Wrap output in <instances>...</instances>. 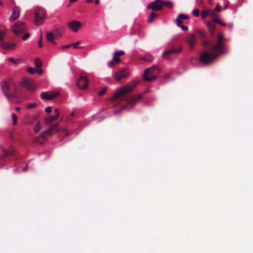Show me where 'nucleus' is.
I'll return each instance as SVG.
<instances>
[{
    "label": "nucleus",
    "mask_w": 253,
    "mask_h": 253,
    "mask_svg": "<svg viewBox=\"0 0 253 253\" xmlns=\"http://www.w3.org/2000/svg\"><path fill=\"white\" fill-rule=\"evenodd\" d=\"M139 82V81H134L116 92L113 97L111 99L112 105L115 107L121 100L125 99L126 104L123 106L120 109L119 111L126 108L128 107L130 108L132 107L138 101L142 98V95L138 94L131 96L129 97H126V95L130 93L133 91Z\"/></svg>",
    "instance_id": "nucleus-1"
},
{
    "label": "nucleus",
    "mask_w": 253,
    "mask_h": 253,
    "mask_svg": "<svg viewBox=\"0 0 253 253\" xmlns=\"http://www.w3.org/2000/svg\"><path fill=\"white\" fill-rule=\"evenodd\" d=\"M224 40L223 34L221 33L218 34L215 45L210 49V51L212 53L207 51L204 52L201 55L200 61L205 64H207L214 60L219 54L224 53L225 52Z\"/></svg>",
    "instance_id": "nucleus-2"
},
{
    "label": "nucleus",
    "mask_w": 253,
    "mask_h": 253,
    "mask_svg": "<svg viewBox=\"0 0 253 253\" xmlns=\"http://www.w3.org/2000/svg\"><path fill=\"white\" fill-rule=\"evenodd\" d=\"M0 86L3 93L8 99L18 97L17 86L11 79L2 82Z\"/></svg>",
    "instance_id": "nucleus-3"
},
{
    "label": "nucleus",
    "mask_w": 253,
    "mask_h": 253,
    "mask_svg": "<svg viewBox=\"0 0 253 253\" xmlns=\"http://www.w3.org/2000/svg\"><path fill=\"white\" fill-rule=\"evenodd\" d=\"M58 126V123H56L47 130L42 132L39 137H37L34 138V142L38 143L41 145L44 144V143L47 140V137L51 136L53 131L58 132L60 130L57 128Z\"/></svg>",
    "instance_id": "nucleus-4"
},
{
    "label": "nucleus",
    "mask_w": 253,
    "mask_h": 253,
    "mask_svg": "<svg viewBox=\"0 0 253 253\" xmlns=\"http://www.w3.org/2000/svg\"><path fill=\"white\" fill-rule=\"evenodd\" d=\"M160 73L159 68L155 65L145 70L143 74L144 82H150L157 79Z\"/></svg>",
    "instance_id": "nucleus-5"
},
{
    "label": "nucleus",
    "mask_w": 253,
    "mask_h": 253,
    "mask_svg": "<svg viewBox=\"0 0 253 253\" xmlns=\"http://www.w3.org/2000/svg\"><path fill=\"white\" fill-rule=\"evenodd\" d=\"M27 29L26 24L23 22H18L11 27V30L17 36H20Z\"/></svg>",
    "instance_id": "nucleus-6"
},
{
    "label": "nucleus",
    "mask_w": 253,
    "mask_h": 253,
    "mask_svg": "<svg viewBox=\"0 0 253 253\" xmlns=\"http://www.w3.org/2000/svg\"><path fill=\"white\" fill-rule=\"evenodd\" d=\"M46 16V11L42 8H37L35 10V23L36 25H40L42 23Z\"/></svg>",
    "instance_id": "nucleus-7"
},
{
    "label": "nucleus",
    "mask_w": 253,
    "mask_h": 253,
    "mask_svg": "<svg viewBox=\"0 0 253 253\" xmlns=\"http://www.w3.org/2000/svg\"><path fill=\"white\" fill-rule=\"evenodd\" d=\"M1 151L3 153L0 156V164L2 163L1 161L7 156H13L15 153L14 149L13 146H9L8 148H5L3 146H0Z\"/></svg>",
    "instance_id": "nucleus-8"
},
{
    "label": "nucleus",
    "mask_w": 253,
    "mask_h": 253,
    "mask_svg": "<svg viewBox=\"0 0 253 253\" xmlns=\"http://www.w3.org/2000/svg\"><path fill=\"white\" fill-rule=\"evenodd\" d=\"M182 49V46H180L177 49H175L174 47H172V48L165 51L163 53V57L167 60H171L173 59L172 55L175 54H178L181 52Z\"/></svg>",
    "instance_id": "nucleus-9"
},
{
    "label": "nucleus",
    "mask_w": 253,
    "mask_h": 253,
    "mask_svg": "<svg viewBox=\"0 0 253 253\" xmlns=\"http://www.w3.org/2000/svg\"><path fill=\"white\" fill-rule=\"evenodd\" d=\"M88 84V80L87 77L81 74L80 78L77 82V86L78 87L82 89H85L87 88Z\"/></svg>",
    "instance_id": "nucleus-10"
},
{
    "label": "nucleus",
    "mask_w": 253,
    "mask_h": 253,
    "mask_svg": "<svg viewBox=\"0 0 253 253\" xmlns=\"http://www.w3.org/2000/svg\"><path fill=\"white\" fill-rule=\"evenodd\" d=\"M147 8L151 9L153 10H161L163 9L162 0H155V1L150 3Z\"/></svg>",
    "instance_id": "nucleus-11"
},
{
    "label": "nucleus",
    "mask_w": 253,
    "mask_h": 253,
    "mask_svg": "<svg viewBox=\"0 0 253 253\" xmlns=\"http://www.w3.org/2000/svg\"><path fill=\"white\" fill-rule=\"evenodd\" d=\"M129 75V71L124 69L120 72H117L114 75V78L117 82L120 81L122 78L127 77Z\"/></svg>",
    "instance_id": "nucleus-12"
},
{
    "label": "nucleus",
    "mask_w": 253,
    "mask_h": 253,
    "mask_svg": "<svg viewBox=\"0 0 253 253\" xmlns=\"http://www.w3.org/2000/svg\"><path fill=\"white\" fill-rule=\"evenodd\" d=\"M68 27L74 32H76L82 26V23L79 21L72 20L68 23Z\"/></svg>",
    "instance_id": "nucleus-13"
},
{
    "label": "nucleus",
    "mask_w": 253,
    "mask_h": 253,
    "mask_svg": "<svg viewBox=\"0 0 253 253\" xmlns=\"http://www.w3.org/2000/svg\"><path fill=\"white\" fill-rule=\"evenodd\" d=\"M21 85L31 91H34L36 89L34 84L28 79L23 80L22 82Z\"/></svg>",
    "instance_id": "nucleus-14"
},
{
    "label": "nucleus",
    "mask_w": 253,
    "mask_h": 253,
    "mask_svg": "<svg viewBox=\"0 0 253 253\" xmlns=\"http://www.w3.org/2000/svg\"><path fill=\"white\" fill-rule=\"evenodd\" d=\"M59 93L58 92H54L51 94H49L46 92H43L41 93V97L45 100H48L52 99L58 95Z\"/></svg>",
    "instance_id": "nucleus-15"
},
{
    "label": "nucleus",
    "mask_w": 253,
    "mask_h": 253,
    "mask_svg": "<svg viewBox=\"0 0 253 253\" xmlns=\"http://www.w3.org/2000/svg\"><path fill=\"white\" fill-rule=\"evenodd\" d=\"M15 43H8V42H2L0 43V47L6 50H13L16 46Z\"/></svg>",
    "instance_id": "nucleus-16"
},
{
    "label": "nucleus",
    "mask_w": 253,
    "mask_h": 253,
    "mask_svg": "<svg viewBox=\"0 0 253 253\" xmlns=\"http://www.w3.org/2000/svg\"><path fill=\"white\" fill-rule=\"evenodd\" d=\"M20 13V8L19 7H15L11 13L10 17V21H14L16 20L19 15Z\"/></svg>",
    "instance_id": "nucleus-17"
},
{
    "label": "nucleus",
    "mask_w": 253,
    "mask_h": 253,
    "mask_svg": "<svg viewBox=\"0 0 253 253\" xmlns=\"http://www.w3.org/2000/svg\"><path fill=\"white\" fill-rule=\"evenodd\" d=\"M46 39L50 43L54 45L57 44V43L55 42V36L52 32H49L46 33Z\"/></svg>",
    "instance_id": "nucleus-18"
},
{
    "label": "nucleus",
    "mask_w": 253,
    "mask_h": 253,
    "mask_svg": "<svg viewBox=\"0 0 253 253\" xmlns=\"http://www.w3.org/2000/svg\"><path fill=\"white\" fill-rule=\"evenodd\" d=\"M187 42L189 44V45L191 48H192L194 46L196 42V36L194 34H191L189 37L187 38Z\"/></svg>",
    "instance_id": "nucleus-19"
},
{
    "label": "nucleus",
    "mask_w": 253,
    "mask_h": 253,
    "mask_svg": "<svg viewBox=\"0 0 253 253\" xmlns=\"http://www.w3.org/2000/svg\"><path fill=\"white\" fill-rule=\"evenodd\" d=\"M55 113L56 115L54 117L50 116L49 118H46L44 119L45 121L47 123H50L53 122L54 120H56L59 115V110L58 109H56L55 110Z\"/></svg>",
    "instance_id": "nucleus-20"
},
{
    "label": "nucleus",
    "mask_w": 253,
    "mask_h": 253,
    "mask_svg": "<svg viewBox=\"0 0 253 253\" xmlns=\"http://www.w3.org/2000/svg\"><path fill=\"white\" fill-rule=\"evenodd\" d=\"M207 26L211 34V36L212 37L215 29V25L212 22L209 21L207 22Z\"/></svg>",
    "instance_id": "nucleus-21"
},
{
    "label": "nucleus",
    "mask_w": 253,
    "mask_h": 253,
    "mask_svg": "<svg viewBox=\"0 0 253 253\" xmlns=\"http://www.w3.org/2000/svg\"><path fill=\"white\" fill-rule=\"evenodd\" d=\"M157 15H158L156 14L155 12H152L150 14V16H149V18H148V19L147 20V22L148 23H151L154 20V19L155 18V17Z\"/></svg>",
    "instance_id": "nucleus-22"
},
{
    "label": "nucleus",
    "mask_w": 253,
    "mask_h": 253,
    "mask_svg": "<svg viewBox=\"0 0 253 253\" xmlns=\"http://www.w3.org/2000/svg\"><path fill=\"white\" fill-rule=\"evenodd\" d=\"M153 58L150 54H146L141 58L142 60L146 62H150L153 60Z\"/></svg>",
    "instance_id": "nucleus-23"
},
{
    "label": "nucleus",
    "mask_w": 253,
    "mask_h": 253,
    "mask_svg": "<svg viewBox=\"0 0 253 253\" xmlns=\"http://www.w3.org/2000/svg\"><path fill=\"white\" fill-rule=\"evenodd\" d=\"M8 60L12 62L15 65H18L22 61V59H15L13 58H9Z\"/></svg>",
    "instance_id": "nucleus-24"
},
{
    "label": "nucleus",
    "mask_w": 253,
    "mask_h": 253,
    "mask_svg": "<svg viewBox=\"0 0 253 253\" xmlns=\"http://www.w3.org/2000/svg\"><path fill=\"white\" fill-rule=\"evenodd\" d=\"M42 63L40 59L36 58L35 59V65L37 68H40L42 66Z\"/></svg>",
    "instance_id": "nucleus-25"
},
{
    "label": "nucleus",
    "mask_w": 253,
    "mask_h": 253,
    "mask_svg": "<svg viewBox=\"0 0 253 253\" xmlns=\"http://www.w3.org/2000/svg\"><path fill=\"white\" fill-rule=\"evenodd\" d=\"M41 129H42V126L39 123H37L34 126V130L35 132H36V133L39 132Z\"/></svg>",
    "instance_id": "nucleus-26"
},
{
    "label": "nucleus",
    "mask_w": 253,
    "mask_h": 253,
    "mask_svg": "<svg viewBox=\"0 0 253 253\" xmlns=\"http://www.w3.org/2000/svg\"><path fill=\"white\" fill-rule=\"evenodd\" d=\"M162 3H163V6L164 5L169 7V8H171L173 6V4L170 1H162Z\"/></svg>",
    "instance_id": "nucleus-27"
},
{
    "label": "nucleus",
    "mask_w": 253,
    "mask_h": 253,
    "mask_svg": "<svg viewBox=\"0 0 253 253\" xmlns=\"http://www.w3.org/2000/svg\"><path fill=\"white\" fill-rule=\"evenodd\" d=\"M209 15V11L206 10H202L201 11V18L205 19L206 17Z\"/></svg>",
    "instance_id": "nucleus-28"
},
{
    "label": "nucleus",
    "mask_w": 253,
    "mask_h": 253,
    "mask_svg": "<svg viewBox=\"0 0 253 253\" xmlns=\"http://www.w3.org/2000/svg\"><path fill=\"white\" fill-rule=\"evenodd\" d=\"M5 36V33L4 31L0 30V43L3 42Z\"/></svg>",
    "instance_id": "nucleus-29"
},
{
    "label": "nucleus",
    "mask_w": 253,
    "mask_h": 253,
    "mask_svg": "<svg viewBox=\"0 0 253 253\" xmlns=\"http://www.w3.org/2000/svg\"><path fill=\"white\" fill-rule=\"evenodd\" d=\"M27 72L30 74H34L36 73L37 69L33 67H28L26 69Z\"/></svg>",
    "instance_id": "nucleus-30"
},
{
    "label": "nucleus",
    "mask_w": 253,
    "mask_h": 253,
    "mask_svg": "<svg viewBox=\"0 0 253 253\" xmlns=\"http://www.w3.org/2000/svg\"><path fill=\"white\" fill-rule=\"evenodd\" d=\"M196 32L200 35L202 38H206V33L201 30L198 29L196 30Z\"/></svg>",
    "instance_id": "nucleus-31"
},
{
    "label": "nucleus",
    "mask_w": 253,
    "mask_h": 253,
    "mask_svg": "<svg viewBox=\"0 0 253 253\" xmlns=\"http://www.w3.org/2000/svg\"><path fill=\"white\" fill-rule=\"evenodd\" d=\"M209 11V15L211 17H214L215 16H217V14L215 12V11L212 9H209L208 10Z\"/></svg>",
    "instance_id": "nucleus-32"
},
{
    "label": "nucleus",
    "mask_w": 253,
    "mask_h": 253,
    "mask_svg": "<svg viewBox=\"0 0 253 253\" xmlns=\"http://www.w3.org/2000/svg\"><path fill=\"white\" fill-rule=\"evenodd\" d=\"M125 54V51L123 50H120L119 51H116L114 52V55L118 57L119 56L123 55Z\"/></svg>",
    "instance_id": "nucleus-33"
},
{
    "label": "nucleus",
    "mask_w": 253,
    "mask_h": 253,
    "mask_svg": "<svg viewBox=\"0 0 253 253\" xmlns=\"http://www.w3.org/2000/svg\"><path fill=\"white\" fill-rule=\"evenodd\" d=\"M192 14L196 17H198L200 15V11L199 9L195 8L192 11Z\"/></svg>",
    "instance_id": "nucleus-34"
},
{
    "label": "nucleus",
    "mask_w": 253,
    "mask_h": 253,
    "mask_svg": "<svg viewBox=\"0 0 253 253\" xmlns=\"http://www.w3.org/2000/svg\"><path fill=\"white\" fill-rule=\"evenodd\" d=\"M81 41H78L75 43H72V46L74 49L79 48H83L82 47H78V45L81 43Z\"/></svg>",
    "instance_id": "nucleus-35"
},
{
    "label": "nucleus",
    "mask_w": 253,
    "mask_h": 253,
    "mask_svg": "<svg viewBox=\"0 0 253 253\" xmlns=\"http://www.w3.org/2000/svg\"><path fill=\"white\" fill-rule=\"evenodd\" d=\"M12 119H13V124L14 125H16L17 123V118L15 114H13L12 115Z\"/></svg>",
    "instance_id": "nucleus-36"
},
{
    "label": "nucleus",
    "mask_w": 253,
    "mask_h": 253,
    "mask_svg": "<svg viewBox=\"0 0 253 253\" xmlns=\"http://www.w3.org/2000/svg\"><path fill=\"white\" fill-rule=\"evenodd\" d=\"M176 24L178 27H179L180 25H181V24L183 23L182 19H180V18H179L178 16H177V17L176 19Z\"/></svg>",
    "instance_id": "nucleus-37"
},
{
    "label": "nucleus",
    "mask_w": 253,
    "mask_h": 253,
    "mask_svg": "<svg viewBox=\"0 0 253 253\" xmlns=\"http://www.w3.org/2000/svg\"><path fill=\"white\" fill-rule=\"evenodd\" d=\"M178 16L179 18H180L181 19H188L189 18V17L187 15H184L183 14H179Z\"/></svg>",
    "instance_id": "nucleus-38"
},
{
    "label": "nucleus",
    "mask_w": 253,
    "mask_h": 253,
    "mask_svg": "<svg viewBox=\"0 0 253 253\" xmlns=\"http://www.w3.org/2000/svg\"><path fill=\"white\" fill-rule=\"evenodd\" d=\"M106 90H107V87H105L101 90L98 91V95L99 96H102L104 94V93L106 92Z\"/></svg>",
    "instance_id": "nucleus-39"
},
{
    "label": "nucleus",
    "mask_w": 253,
    "mask_h": 253,
    "mask_svg": "<svg viewBox=\"0 0 253 253\" xmlns=\"http://www.w3.org/2000/svg\"><path fill=\"white\" fill-rule=\"evenodd\" d=\"M112 60L115 62V64H118L121 61V59L119 57H117L114 55Z\"/></svg>",
    "instance_id": "nucleus-40"
},
{
    "label": "nucleus",
    "mask_w": 253,
    "mask_h": 253,
    "mask_svg": "<svg viewBox=\"0 0 253 253\" xmlns=\"http://www.w3.org/2000/svg\"><path fill=\"white\" fill-rule=\"evenodd\" d=\"M210 44V42L208 41H203L202 42V46L204 47H206V46H209Z\"/></svg>",
    "instance_id": "nucleus-41"
},
{
    "label": "nucleus",
    "mask_w": 253,
    "mask_h": 253,
    "mask_svg": "<svg viewBox=\"0 0 253 253\" xmlns=\"http://www.w3.org/2000/svg\"><path fill=\"white\" fill-rule=\"evenodd\" d=\"M212 20L214 22L218 24L220 20L219 19V18L218 17V16L217 15L212 18Z\"/></svg>",
    "instance_id": "nucleus-42"
},
{
    "label": "nucleus",
    "mask_w": 253,
    "mask_h": 253,
    "mask_svg": "<svg viewBox=\"0 0 253 253\" xmlns=\"http://www.w3.org/2000/svg\"><path fill=\"white\" fill-rule=\"evenodd\" d=\"M37 105L36 103L29 104L27 106V108H29V109L34 108H36L37 107Z\"/></svg>",
    "instance_id": "nucleus-43"
},
{
    "label": "nucleus",
    "mask_w": 253,
    "mask_h": 253,
    "mask_svg": "<svg viewBox=\"0 0 253 253\" xmlns=\"http://www.w3.org/2000/svg\"><path fill=\"white\" fill-rule=\"evenodd\" d=\"M30 35L29 33H26V34H25L24 35V36H23L22 37V39L24 40V41H25L29 37H30Z\"/></svg>",
    "instance_id": "nucleus-44"
},
{
    "label": "nucleus",
    "mask_w": 253,
    "mask_h": 253,
    "mask_svg": "<svg viewBox=\"0 0 253 253\" xmlns=\"http://www.w3.org/2000/svg\"><path fill=\"white\" fill-rule=\"evenodd\" d=\"M115 64V62H114L113 60H111L108 63V65L109 67H112L114 66Z\"/></svg>",
    "instance_id": "nucleus-45"
},
{
    "label": "nucleus",
    "mask_w": 253,
    "mask_h": 253,
    "mask_svg": "<svg viewBox=\"0 0 253 253\" xmlns=\"http://www.w3.org/2000/svg\"><path fill=\"white\" fill-rule=\"evenodd\" d=\"M220 10H221V7H220V6L218 4H217L216 5V7H215V8H214V10L215 11H218V12H219V11H220Z\"/></svg>",
    "instance_id": "nucleus-46"
},
{
    "label": "nucleus",
    "mask_w": 253,
    "mask_h": 253,
    "mask_svg": "<svg viewBox=\"0 0 253 253\" xmlns=\"http://www.w3.org/2000/svg\"><path fill=\"white\" fill-rule=\"evenodd\" d=\"M52 111V108L51 107H48L45 108V112L47 113H50Z\"/></svg>",
    "instance_id": "nucleus-47"
},
{
    "label": "nucleus",
    "mask_w": 253,
    "mask_h": 253,
    "mask_svg": "<svg viewBox=\"0 0 253 253\" xmlns=\"http://www.w3.org/2000/svg\"><path fill=\"white\" fill-rule=\"evenodd\" d=\"M39 47H42V35L40 37V40H39Z\"/></svg>",
    "instance_id": "nucleus-48"
},
{
    "label": "nucleus",
    "mask_w": 253,
    "mask_h": 253,
    "mask_svg": "<svg viewBox=\"0 0 253 253\" xmlns=\"http://www.w3.org/2000/svg\"><path fill=\"white\" fill-rule=\"evenodd\" d=\"M71 46H72V44H69V45H63L61 47V49H64V48H69V47H70Z\"/></svg>",
    "instance_id": "nucleus-49"
},
{
    "label": "nucleus",
    "mask_w": 253,
    "mask_h": 253,
    "mask_svg": "<svg viewBox=\"0 0 253 253\" xmlns=\"http://www.w3.org/2000/svg\"><path fill=\"white\" fill-rule=\"evenodd\" d=\"M179 27H180L181 29L183 31H186L188 29V27L187 26L182 25H180Z\"/></svg>",
    "instance_id": "nucleus-50"
},
{
    "label": "nucleus",
    "mask_w": 253,
    "mask_h": 253,
    "mask_svg": "<svg viewBox=\"0 0 253 253\" xmlns=\"http://www.w3.org/2000/svg\"><path fill=\"white\" fill-rule=\"evenodd\" d=\"M38 74L41 75L43 74V70L42 69L37 70L36 72Z\"/></svg>",
    "instance_id": "nucleus-51"
},
{
    "label": "nucleus",
    "mask_w": 253,
    "mask_h": 253,
    "mask_svg": "<svg viewBox=\"0 0 253 253\" xmlns=\"http://www.w3.org/2000/svg\"><path fill=\"white\" fill-rule=\"evenodd\" d=\"M203 2V0H196V3L198 5H202Z\"/></svg>",
    "instance_id": "nucleus-52"
},
{
    "label": "nucleus",
    "mask_w": 253,
    "mask_h": 253,
    "mask_svg": "<svg viewBox=\"0 0 253 253\" xmlns=\"http://www.w3.org/2000/svg\"><path fill=\"white\" fill-rule=\"evenodd\" d=\"M62 130H63V131H65V132H66L65 135H66V136L70 134V133H69V132H68V131H67V130H66L65 129H64V128H63V129H62Z\"/></svg>",
    "instance_id": "nucleus-53"
},
{
    "label": "nucleus",
    "mask_w": 253,
    "mask_h": 253,
    "mask_svg": "<svg viewBox=\"0 0 253 253\" xmlns=\"http://www.w3.org/2000/svg\"><path fill=\"white\" fill-rule=\"evenodd\" d=\"M218 24L223 26H225L226 25L225 24L224 22H223L222 21H221V20H220Z\"/></svg>",
    "instance_id": "nucleus-54"
},
{
    "label": "nucleus",
    "mask_w": 253,
    "mask_h": 253,
    "mask_svg": "<svg viewBox=\"0 0 253 253\" xmlns=\"http://www.w3.org/2000/svg\"><path fill=\"white\" fill-rule=\"evenodd\" d=\"M27 169H28V165H27L26 166V167L23 169V171H26L27 170Z\"/></svg>",
    "instance_id": "nucleus-55"
},
{
    "label": "nucleus",
    "mask_w": 253,
    "mask_h": 253,
    "mask_svg": "<svg viewBox=\"0 0 253 253\" xmlns=\"http://www.w3.org/2000/svg\"><path fill=\"white\" fill-rule=\"evenodd\" d=\"M78 0H70L69 1V4H71L74 2L77 1Z\"/></svg>",
    "instance_id": "nucleus-56"
},
{
    "label": "nucleus",
    "mask_w": 253,
    "mask_h": 253,
    "mask_svg": "<svg viewBox=\"0 0 253 253\" xmlns=\"http://www.w3.org/2000/svg\"><path fill=\"white\" fill-rule=\"evenodd\" d=\"M99 2H100L99 0H95V4L96 5H98V4H99Z\"/></svg>",
    "instance_id": "nucleus-57"
},
{
    "label": "nucleus",
    "mask_w": 253,
    "mask_h": 253,
    "mask_svg": "<svg viewBox=\"0 0 253 253\" xmlns=\"http://www.w3.org/2000/svg\"><path fill=\"white\" fill-rule=\"evenodd\" d=\"M93 0H86V1L88 3H91L93 2Z\"/></svg>",
    "instance_id": "nucleus-58"
},
{
    "label": "nucleus",
    "mask_w": 253,
    "mask_h": 253,
    "mask_svg": "<svg viewBox=\"0 0 253 253\" xmlns=\"http://www.w3.org/2000/svg\"><path fill=\"white\" fill-rule=\"evenodd\" d=\"M15 109L17 111H19L20 110V108L19 107H16Z\"/></svg>",
    "instance_id": "nucleus-59"
},
{
    "label": "nucleus",
    "mask_w": 253,
    "mask_h": 253,
    "mask_svg": "<svg viewBox=\"0 0 253 253\" xmlns=\"http://www.w3.org/2000/svg\"><path fill=\"white\" fill-rule=\"evenodd\" d=\"M75 112H72V113H71V115H71V117H74V115H75Z\"/></svg>",
    "instance_id": "nucleus-60"
},
{
    "label": "nucleus",
    "mask_w": 253,
    "mask_h": 253,
    "mask_svg": "<svg viewBox=\"0 0 253 253\" xmlns=\"http://www.w3.org/2000/svg\"><path fill=\"white\" fill-rule=\"evenodd\" d=\"M169 74H166L165 76V78H169Z\"/></svg>",
    "instance_id": "nucleus-61"
},
{
    "label": "nucleus",
    "mask_w": 253,
    "mask_h": 253,
    "mask_svg": "<svg viewBox=\"0 0 253 253\" xmlns=\"http://www.w3.org/2000/svg\"><path fill=\"white\" fill-rule=\"evenodd\" d=\"M227 6H228L227 5L225 4V5H224L223 8L224 9H226L227 8Z\"/></svg>",
    "instance_id": "nucleus-62"
},
{
    "label": "nucleus",
    "mask_w": 253,
    "mask_h": 253,
    "mask_svg": "<svg viewBox=\"0 0 253 253\" xmlns=\"http://www.w3.org/2000/svg\"><path fill=\"white\" fill-rule=\"evenodd\" d=\"M0 5H2V1L1 0H0Z\"/></svg>",
    "instance_id": "nucleus-63"
},
{
    "label": "nucleus",
    "mask_w": 253,
    "mask_h": 253,
    "mask_svg": "<svg viewBox=\"0 0 253 253\" xmlns=\"http://www.w3.org/2000/svg\"><path fill=\"white\" fill-rule=\"evenodd\" d=\"M117 112H118V111H114V113H115V114H116Z\"/></svg>",
    "instance_id": "nucleus-64"
}]
</instances>
